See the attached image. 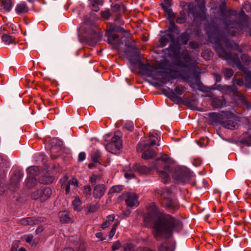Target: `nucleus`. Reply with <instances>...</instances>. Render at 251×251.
Returning <instances> with one entry per match:
<instances>
[{
	"label": "nucleus",
	"instance_id": "obj_23",
	"mask_svg": "<svg viewBox=\"0 0 251 251\" xmlns=\"http://www.w3.org/2000/svg\"><path fill=\"white\" fill-rule=\"evenodd\" d=\"M54 179L55 178L53 176L44 175L39 178L38 181L41 184L48 185L51 184L54 181Z\"/></svg>",
	"mask_w": 251,
	"mask_h": 251
},
{
	"label": "nucleus",
	"instance_id": "obj_29",
	"mask_svg": "<svg viewBox=\"0 0 251 251\" xmlns=\"http://www.w3.org/2000/svg\"><path fill=\"white\" fill-rule=\"evenodd\" d=\"M123 171L125 172V177L127 179H131L135 176L133 167L131 168L130 166H126Z\"/></svg>",
	"mask_w": 251,
	"mask_h": 251
},
{
	"label": "nucleus",
	"instance_id": "obj_1",
	"mask_svg": "<svg viewBox=\"0 0 251 251\" xmlns=\"http://www.w3.org/2000/svg\"><path fill=\"white\" fill-rule=\"evenodd\" d=\"M144 225L148 228H153L152 235L156 240L170 238L174 231H179L183 227L180 221L164 212L154 202L147 207Z\"/></svg>",
	"mask_w": 251,
	"mask_h": 251
},
{
	"label": "nucleus",
	"instance_id": "obj_8",
	"mask_svg": "<svg viewBox=\"0 0 251 251\" xmlns=\"http://www.w3.org/2000/svg\"><path fill=\"white\" fill-rule=\"evenodd\" d=\"M122 144L120 136L114 135L110 142L105 145V149L107 151L112 153L117 152L122 148Z\"/></svg>",
	"mask_w": 251,
	"mask_h": 251
},
{
	"label": "nucleus",
	"instance_id": "obj_62",
	"mask_svg": "<svg viewBox=\"0 0 251 251\" xmlns=\"http://www.w3.org/2000/svg\"><path fill=\"white\" fill-rule=\"evenodd\" d=\"M70 184L69 182H67V184L63 185L62 184V187H63L65 189V193L66 194H68L70 192Z\"/></svg>",
	"mask_w": 251,
	"mask_h": 251
},
{
	"label": "nucleus",
	"instance_id": "obj_55",
	"mask_svg": "<svg viewBox=\"0 0 251 251\" xmlns=\"http://www.w3.org/2000/svg\"><path fill=\"white\" fill-rule=\"evenodd\" d=\"M234 72L231 69H226L224 70L225 76L227 78H230L233 75Z\"/></svg>",
	"mask_w": 251,
	"mask_h": 251
},
{
	"label": "nucleus",
	"instance_id": "obj_28",
	"mask_svg": "<svg viewBox=\"0 0 251 251\" xmlns=\"http://www.w3.org/2000/svg\"><path fill=\"white\" fill-rule=\"evenodd\" d=\"M28 7L25 2H21L17 5L15 10L18 14H23L28 11Z\"/></svg>",
	"mask_w": 251,
	"mask_h": 251
},
{
	"label": "nucleus",
	"instance_id": "obj_15",
	"mask_svg": "<svg viewBox=\"0 0 251 251\" xmlns=\"http://www.w3.org/2000/svg\"><path fill=\"white\" fill-rule=\"evenodd\" d=\"M50 144L51 146L50 151L51 154L50 157L52 159H54L52 153L56 152H58L61 150V147L63 144L62 141L57 138H53L50 141Z\"/></svg>",
	"mask_w": 251,
	"mask_h": 251
},
{
	"label": "nucleus",
	"instance_id": "obj_54",
	"mask_svg": "<svg viewBox=\"0 0 251 251\" xmlns=\"http://www.w3.org/2000/svg\"><path fill=\"white\" fill-rule=\"evenodd\" d=\"M170 23V26L169 27L168 29L167 30L166 32L173 33V32L176 29L177 26L176 25V24L173 21H171Z\"/></svg>",
	"mask_w": 251,
	"mask_h": 251
},
{
	"label": "nucleus",
	"instance_id": "obj_45",
	"mask_svg": "<svg viewBox=\"0 0 251 251\" xmlns=\"http://www.w3.org/2000/svg\"><path fill=\"white\" fill-rule=\"evenodd\" d=\"M180 40L183 45L187 44L190 39V36L187 32H183L179 36Z\"/></svg>",
	"mask_w": 251,
	"mask_h": 251
},
{
	"label": "nucleus",
	"instance_id": "obj_52",
	"mask_svg": "<svg viewBox=\"0 0 251 251\" xmlns=\"http://www.w3.org/2000/svg\"><path fill=\"white\" fill-rule=\"evenodd\" d=\"M99 208L98 204H91L88 207V213H93L96 211Z\"/></svg>",
	"mask_w": 251,
	"mask_h": 251
},
{
	"label": "nucleus",
	"instance_id": "obj_9",
	"mask_svg": "<svg viewBox=\"0 0 251 251\" xmlns=\"http://www.w3.org/2000/svg\"><path fill=\"white\" fill-rule=\"evenodd\" d=\"M138 62H139V69L148 76H151L152 77V76H153L156 73H157L159 75H162V72L157 71L156 68L151 66L149 64H144L141 62L140 59H137V63Z\"/></svg>",
	"mask_w": 251,
	"mask_h": 251
},
{
	"label": "nucleus",
	"instance_id": "obj_12",
	"mask_svg": "<svg viewBox=\"0 0 251 251\" xmlns=\"http://www.w3.org/2000/svg\"><path fill=\"white\" fill-rule=\"evenodd\" d=\"M163 169L164 170H159L157 168L156 172L161 178V181L164 184H167L170 181V178L167 172H170L173 171V169L169 165H164Z\"/></svg>",
	"mask_w": 251,
	"mask_h": 251
},
{
	"label": "nucleus",
	"instance_id": "obj_58",
	"mask_svg": "<svg viewBox=\"0 0 251 251\" xmlns=\"http://www.w3.org/2000/svg\"><path fill=\"white\" fill-rule=\"evenodd\" d=\"M117 225H118V224H113V225L112 226V228L111 229V230L110 231L109 234H108L109 239H112V237H113V236L114 235V234H115Z\"/></svg>",
	"mask_w": 251,
	"mask_h": 251
},
{
	"label": "nucleus",
	"instance_id": "obj_33",
	"mask_svg": "<svg viewBox=\"0 0 251 251\" xmlns=\"http://www.w3.org/2000/svg\"><path fill=\"white\" fill-rule=\"evenodd\" d=\"M222 126L227 129H234L236 128L237 124L233 120H229L227 121H223Z\"/></svg>",
	"mask_w": 251,
	"mask_h": 251
},
{
	"label": "nucleus",
	"instance_id": "obj_20",
	"mask_svg": "<svg viewBox=\"0 0 251 251\" xmlns=\"http://www.w3.org/2000/svg\"><path fill=\"white\" fill-rule=\"evenodd\" d=\"M137 49H126L124 50V53L132 64H137V60H134L132 58L133 56L137 55Z\"/></svg>",
	"mask_w": 251,
	"mask_h": 251
},
{
	"label": "nucleus",
	"instance_id": "obj_5",
	"mask_svg": "<svg viewBox=\"0 0 251 251\" xmlns=\"http://www.w3.org/2000/svg\"><path fill=\"white\" fill-rule=\"evenodd\" d=\"M52 194V191L50 188L41 186L31 192L30 197L32 200H39L43 202L50 199Z\"/></svg>",
	"mask_w": 251,
	"mask_h": 251
},
{
	"label": "nucleus",
	"instance_id": "obj_42",
	"mask_svg": "<svg viewBox=\"0 0 251 251\" xmlns=\"http://www.w3.org/2000/svg\"><path fill=\"white\" fill-rule=\"evenodd\" d=\"M102 176L100 175H92L90 177L89 181L92 185H96L97 183L100 182Z\"/></svg>",
	"mask_w": 251,
	"mask_h": 251
},
{
	"label": "nucleus",
	"instance_id": "obj_11",
	"mask_svg": "<svg viewBox=\"0 0 251 251\" xmlns=\"http://www.w3.org/2000/svg\"><path fill=\"white\" fill-rule=\"evenodd\" d=\"M250 18L248 15H245L240 18L238 23V26L241 30L247 32H251V23L250 22Z\"/></svg>",
	"mask_w": 251,
	"mask_h": 251
},
{
	"label": "nucleus",
	"instance_id": "obj_51",
	"mask_svg": "<svg viewBox=\"0 0 251 251\" xmlns=\"http://www.w3.org/2000/svg\"><path fill=\"white\" fill-rule=\"evenodd\" d=\"M246 86L248 88H251V72L247 74L245 77Z\"/></svg>",
	"mask_w": 251,
	"mask_h": 251
},
{
	"label": "nucleus",
	"instance_id": "obj_32",
	"mask_svg": "<svg viewBox=\"0 0 251 251\" xmlns=\"http://www.w3.org/2000/svg\"><path fill=\"white\" fill-rule=\"evenodd\" d=\"M133 169L134 171L137 172L140 174H143L149 172V169L145 166L141 165L139 164H135L133 166Z\"/></svg>",
	"mask_w": 251,
	"mask_h": 251
},
{
	"label": "nucleus",
	"instance_id": "obj_60",
	"mask_svg": "<svg viewBox=\"0 0 251 251\" xmlns=\"http://www.w3.org/2000/svg\"><path fill=\"white\" fill-rule=\"evenodd\" d=\"M125 127L129 131H132L134 128V125L132 122H127L125 125Z\"/></svg>",
	"mask_w": 251,
	"mask_h": 251
},
{
	"label": "nucleus",
	"instance_id": "obj_19",
	"mask_svg": "<svg viewBox=\"0 0 251 251\" xmlns=\"http://www.w3.org/2000/svg\"><path fill=\"white\" fill-rule=\"evenodd\" d=\"M209 117L212 125H216L217 123L222 125L224 121L223 115L219 113H211L209 114Z\"/></svg>",
	"mask_w": 251,
	"mask_h": 251
},
{
	"label": "nucleus",
	"instance_id": "obj_4",
	"mask_svg": "<svg viewBox=\"0 0 251 251\" xmlns=\"http://www.w3.org/2000/svg\"><path fill=\"white\" fill-rule=\"evenodd\" d=\"M23 177V174L20 171H16L11 177L10 183L8 186L5 184V176H0V195H3L9 189L11 191H16L20 187V180Z\"/></svg>",
	"mask_w": 251,
	"mask_h": 251
},
{
	"label": "nucleus",
	"instance_id": "obj_59",
	"mask_svg": "<svg viewBox=\"0 0 251 251\" xmlns=\"http://www.w3.org/2000/svg\"><path fill=\"white\" fill-rule=\"evenodd\" d=\"M125 45L128 49H137L135 46L134 41L131 42L127 40L125 42Z\"/></svg>",
	"mask_w": 251,
	"mask_h": 251
},
{
	"label": "nucleus",
	"instance_id": "obj_49",
	"mask_svg": "<svg viewBox=\"0 0 251 251\" xmlns=\"http://www.w3.org/2000/svg\"><path fill=\"white\" fill-rule=\"evenodd\" d=\"M173 91H175L174 93L176 94V96L178 97L184 92V87L180 85L177 86Z\"/></svg>",
	"mask_w": 251,
	"mask_h": 251
},
{
	"label": "nucleus",
	"instance_id": "obj_39",
	"mask_svg": "<svg viewBox=\"0 0 251 251\" xmlns=\"http://www.w3.org/2000/svg\"><path fill=\"white\" fill-rule=\"evenodd\" d=\"M157 138L152 134L150 133L149 136V142L146 143L145 142L143 146L144 147V149L148 147L153 146L156 145V139Z\"/></svg>",
	"mask_w": 251,
	"mask_h": 251
},
{
	"label": "nucleus",
	"instance_id": "obj_6",
	"mask_svg": "<svg viewBox=\"0 0 251 251\" xmlns=\"http://www.w3.org/2000/svg\"><path fill=\"white\" fill-rule=\"evenodd\" d=\"M173 176L178 183L185 184L193 176V173L187 168L177 167L175 168Z\"/></svg>",
	"mask_w": 251,
	"mask_h": 251
},
{
	"label": "nucleus",
	"instance_id": "obj_21",
	"mask_svg": "<svg viewBox=\"0 0 251 251\" xmlns=\"http://www.w3.org/2000/svg\"><path fill=\"white\" fill-rule=\"evenodd\" d=\"M240 143L247 146H251V130L249 129L247 132L245 133L241 140Z\"/></svg>",
	"mask_w": 251,
	"mask_h": 251
},
{
	"label": "nucleus",
	"instance_id": "obj_40",
	"mask_svg": "<svg viewBox=\"0 0 251 251\" xmlns=\"http://www.w3.org/2000/svg\"><path fill=\"white\" fill-rule=\"evenodd\" d=\"M171 35H174L172 33H167L166 32V34L162 36L159 40V43L160 45L161 46V47H163L165 46L169 42L170 39L169 38V36H168V34Z\"/></svg>",
	"mask_w": 251,
	"mask_h": 251
},
{
	"label": "nucleus",
	"instance_id": "obj_63",
	"mask_svg": "<svg viewBox=\"0 0 251 251\" xmlns=\"http://www.w3.org/2000/svg\"><path fill=\"white\" fill-rule=\"evenodd\" d=\"M121 247V244L119 241L115 242L112 245V251H115L118 250Z\"/></svg>",
	"mask_w": 251,
	"mask_h": 251
},
{
	"label": "nucleus",
	"instance_id": "obj_48",
	"mask_svg": "<svg viewBox=\"0 0 251 251\" xmlns=\"http://www.w3.org/2000/svg\"><path fill=\"white\" fill-rule=\"evenodd\" d=\"M152 78L154 80H157L158 82L156 83L159 86H161L163 84L166 83L167 81V78L165 77L158 78L156 75V73L153 76H152Z\"/></svg>",
	"mask_w": 251,
	"mask_h": 251
},
{
	"label": "nucleus",
	"instance_id": "obj_10",
	"mask_svg": "<svg viewBox=\"0 0 251 251\" xmlns=\"http://www.w3.org/2000/svg\"><path fill=\"white\" fill-rule=\"evenodd\" d=\"M125 200L127 207H137L139 203L138 201V196L134 193H126L125 195Z\"/></svg>",
	"mask_w": 251,
	"mask_h": 251
},
{
	"label": "nucleus",
	"instance_id": "obj_7",
	"mask_svg": "<svg viewBox=\"0 0 251 251\" xmlns=\"http://www.w3.org/2000/svg\"><path fill=\"white\" fill-rule=\"evenodd\" d=\"M170 39V44L168 48L165 49L164 51L170 57L176 58L179 53V47L177 43L175 40V35L168 34Z\"/></svg>",
	"mask_w": 251,
	"mask_h": 251
},
{
	"label": "nucleus",
	"instance_id": "obj_18",
	"mask_svg": "<svg viewBox=\"0 0 251 251\" xmlns=\"http://www.w3.org/2000/svg\"><path fill=\"white\" fill-rule=\"evenodd\" d=\"M169 90L164 88L162 89L163 94L166 95L168 98L175 102H178L181 100V98L179 97L176 96L175 94V91L172 89H169Z\"/></svg>",
	"mask_w": 251,
	"mask_h": 251
},
{
	"label": "nucleus",
	"instance_id": "obj_38",
	"mask_svg": "<svg viewBox=\"0 0 251 251\" xmlns=\"http://www.w3.org/2000/svg\"><path fill=\"white\" fill-rule=\"evenodd\" d=\"M181 57L183 59V61L186 63L187 64H189L192 63V58L190 56L188 50H183L181 52Z\"/></svg>",
	"mask_w": 251,
	"mask_h": 251
},
{
	"label": "nucleus",
	"instance_id": "obj_50",
	"mask_svg": "<svg viewBox=\"0 0 251 251\" xmlns=\"http://www.w3.org/2000/svg\"><path fill=\"white\" fill-rule=\"evenodd\" d=\"M122 189L123 188L121 185L114 186L110 189L109 193H119Z\"/></svg>",
	"mask_w": 251,
	"mask_h": 251
},
{
	"label": "nucleus",
	"instance_id": "obj_35",
	"mask_svg": "<svg viewBox=\"0 0 251 251\" xmlns=\"http://www.w3.org/2000/svg\"><path fill=\"white\" fill-rule=\"evenodd\" d=\"M37 179L35 177L29 176L26 179L25 185L29 189L35 187L37 185Z\"/></svg>",
	"mask_w": 251,
	"mask_h": 251
},
{
	"label": "nucleus",
	"instance_id": "obj_56",
	"mask_svg": "<svg viewBox=\"0 0 251 251\" xmlns=\"http://www.w3.org/2000/svg\"><path fill=\"white\" fill-rule=\"evenodd\" d=\"M33 238V236L32 234L25 235L22 237L23 240L25 241L26 243H30Z\"/></svg>",
	"mask_w": 251,
	"mask_h": 251
},
{
	"label": "nucleus",
	"instance_id": "obj_46",
	"mask_svg": "<svg viewBox=\"0 0 251 251\" xmlns=\"http://www.w3.org/2000/svg\"><path fill=\"white\" fill-rule=\"evenodd\" d=\"M91 188L90 185H85L83 186V195L86 199L89 198L91 195Z\"/></svg>",
	"mask_w": 251,
	"mask_h": 251
},
{
	"label": "nucleus",
	"instance_id": "obj_43",
	"mask_svg": "<svg viewBox=\"0 0 251 251\" xmlns=\"http://www.w3.org/2000/svg\"><path fill=\"white\" fill-rule=\"evenodd\" d=\"M223 104V101L222 100H220L217 98H213L212 101V106L215 108H219L222 107Z\"/></svg>",
	"mask_w": 251,
	"mask_h": 251
},
{
	"label": "nucleus",
	"instance_id": "obj_37",
	"mask_svg": "<svg viewBox=\"0 0 251 251\" xmlns=\"http://www.w3.org/2000/svg\"><path fill=\"white\" fill-rule=\"evenodd\" d=\"M105 35L108 37L107 42L110 44H113L119 37L117 34L113 33L112 32H107Z\"/></svg>",
	"mask_w": 251,
	"mask_h": 251
},
{
	"label": "nucleus",
	"instance_id": "obj_16",
	"mask_svg": "<svg viewBox=\"0 0 251 251\" xmlns=\"http://www.w3.org/2000/svg\"><path fill=\"white\" fill-rule=\"evenodd\" d=\"M236 25L235 21H226L225 22V29L232 36H235L237 33V29L234 26Z\"/></svg>",
	"mask_w": 251,
	"mask_h": 251
},
{
	"label": "nucleus",
	"instance_id": "obj_26",
	"mask_svg": "<svg viewBox=\"0 0 251 251\" xmlns=\"http://www.w3.org/2000/svg\"><path fill=\"white\" fill-rule=\"evenodd\" d=\"M143 150H145L143 151L142 157L144 159H149L155 156L156 152L155 151L151 148H149L147 150H145L144 149V147L143 148Z\"/></svg>",
	"mask_w": 251,
	"mask_h": 251
},
{
	"label": "nucleus",
	"instance_id": "obj_13",
	"mask_svg": "<svg viewBox=\"0 0 251 251\" xmlns=\"http://www.w3.org/2000/svg\"><path fill=\"white\" fill-rule=\"evenodd\" d=\"M45 218L42 217H27L20 220L19 224L24 226L37 225L44 222Z\"/></svg>",
	"mask_w": 251,
	"mask_h": 251
},
{
	"label": "nucleus",
	"instance_id": "obj_2",
	"mask_svg": "<svg viewBox=\"0 0 251 251\" xmlns=\"http://www.w3.org/2000/svg\"><path fill=\"white\" fill-rule=\"evenodd\" d=\"M206 30L209 39L214 40V48L218 56L225 58L229 64H235L239 69H242L243 66L238 55L232 54L231 52H227L225 50L223 45L226 46L227 50L236 49L239 51H241L239 47L232 41L221 38L217 26L209 25L206 26Z\"/></svg>",
	"mask_w": 251,
	"mask_h": 251
},
{
	"label": "nucleus",
	"instance_id": "obj_24",
	"mask_svg": "<svg viewBox=\"0 0 251 251\" xmlns=\"http://www.w3.org/2000/svg\"><path fill=\"white\" fill-rule=\"evenodd\" d=\"M60 221L62 223H67L71 222L69 212L67 211H60L58 213Z\"/></svg>",
	"mask_w": 251,
	"mask_h": 251
},
{
	"label": "nucleus",
	"instance_id": "obj_57",
	"mask_svg": "<svg viewBox=\"0 0 251 251\" xmlns=\"http://www.w3.org/2000/svg\"><path fill=\"white\" fill-rule=\"evenodd\" d=\"M169 159V157L168 155L162 154L160 157L158 158L156 160V163H159L160 161H162L164 162H167Z\"/></svg>",
	"mask_w": 251,
	"mask_h": 251
},
{
	"label": "nucleus",
	"instance_id": "obj_36",
	"mask_svg": "<svg viewBox=\"0 0 251 251\" xmlns=\"http://www.w3.org/2000/svg\"><path fill=\"white\" fill-rule=\"evenodd\" d=\"M7 167V162L2 157L0 156V176H5V170Z\"/></svg>",
	"mask_w": 251,
	"mask_h": 251
},
{
	"label": "nucleus",
	"instance_id": "obj_27",
	"mask_svg": "<svg viewBox=\"0 0 251 251\" xmlns=\"http://www.w3.org/2000/svg\"><path fill=\"white\" fill-rule=\"evenodd\" d=\"M176 66H177L179 67L188 68L189 69H190L192 68H193L194 69H196V68H198L197 63H196L195 62H193L192 63L187 64L184 61H182L181 60H178L176 61Z\"/></svg>",
	"mask_w": 251,
	"mask_h": 251
},
{
	"label": "nucleus",
	"instance_id": "obj_30",
	"mask_svg": "<svg viewBox=\"0 0 251 251\" xmlns=\"http://www.w3.org/2000/svg\"><path fill=\"white\" fill-rule=\"evenodd\" d=\"M162 8L167 14L168 18L170 19H174L176 17V14L174 13L171 8H170L171 5L161 4Z\"/></svg>",
	"mask_w": 251,
	"mask_h": 251
},
{
	"label": "nucleus",
	"instance_id": "obj_31",
	"mask_svg": "<svg viewBox=\"0 0 251 251\" xmlns=\"http://www.w3.org/2000/svg\"><path fill=\"white\" fill-rule=\"evenodd\" d=\"M26 171L30 177H35L38 176L40 173V170L38 166H31L26 169Z\"/></svg>",
	"mask_w": 251,
	"mask_h": 251
},
{
	"label": "nucleus",
	"instance_id": "obj_61",
	"mask_svg": "<svg viewBox=\"0 0 251 251\" xmlns=\"http://www.w3.org/2000/svg\"><path fill=\"white\" fill-rule=\"evenodd\" d=\"M243 9L246 12H250L251 10V4L248 2H245L243 6Z\"/></svg>",
	"mask_w": 251,
	"mask_h": 251
},
{
	"label": "nucleus",
	"instance_id": "obj_3",
	"mask_svg": "<svg viewBox=\"0 0 251 251\" xmlns=\"http://www.w3.org/2000/svg\"><path fill=\"white\" fill-rule=\"evenodd\" d=\"M171 191L169 188L163 190H157L156 193L161 196V203L168 211L175 213L179 208V205L176 200L171 199L170 196Z\"/></svg>",
	"mask_w": 251,
	"mask_h": 251
},
{
	"label": "nucleus",
	"instance_id": "obj_34",
	"mask_svg": "<svg viewBox=\"0 0 251 251\" xmlns=\"http://www.w3.org/2000/svg\"><path fill=\"white\" fill-rule=\"evenodd\" d=\"M0 6L6 12H9L12 7L11 0H0Z\"/></svg>",
	"mask_w": 251,
	"mask_h": 251
},
{
	"label": "nucleus",
	"instance_id": "obj_14",
	"mask_svg": "<svg viewBox=\"0 0 251 251\" xmlns=\"http://www.w3.org/2000/svg\"><path fill=\"white\" fill-rule=\"evenodd\" d=\"M107 189L106 186L103 184L96 185L93 189V196L95 199H100L102 198Z\"/></svg>",
	"mask_w": 251,
	"mask_h": 251
},
{
	"label": "nucleus",
	"instance_id": "obj_17",
	"mask_svg": "<svg viewBox=\"0 0 251 251\" xmlns=\"http://www.w3.org/2000/svg\"><path fill=\"white\" fill-rule=\"evenodd\" d=\"M101 39V35L98 32L92 30L88 36L87 40L92 46H94Z\"/></svg>",
	"mask_w": 251,
	"mask_h": 251
},
{
	"label": "nucleus",
	"instance_id": "obj_64",
	"mask_svg": "<svg viewBox=\"0 0 251 251\" xmlns=\"http://www.w3.org/2000/svg\"><path fill=\"white\" fill-rule=\"evenodd\" d=\"M186 21V17L179 16L176 18V22L178 24H183Z\"/></svg>",
	"mask_w": 251,
	"mask_h": 251
},
{
	"label": "nucleus",
	"instance_id": "obj_53",
	"mask_svg": "<svg viewBox=\"0 0 251 251\" xmlns=\"http://www.w3.org/2000/svg\"><path fill=\"white\" fill-rule=\"evenodd\" d=\"M100 13L101 17L106 20L109 19L111 15L109 9L102 11Z\"/></svg>",
	"mask_w": 251,
	"mask_h": 251
},
{
	"label": "nucleus",
	"instance_id": "obj_22",
	"mask_svg": "<svg viewBox=\"0 0 251 251\" xmlns=\"http://www.w3.org/2000/svg\"><path fill=\"white\" fill-rule=\"evenodd\" d=\"M1 39L2 42L6 45L16 44V38L9 33H3L1 37Z\"/></svg>",
	"mask_w": 251,
	"mask_h": 251
},
{
	"label": "nucleus",
	"instance_id": "obj_41",
	"mask_svg": "<svg viewBox=\"0 0 251 251\" xmlns=\"http://www.w3.org/2000/svg\"><path fill=\"white\" fill-rule=\"evenodd\" d=\"M101 153L100 151L96 150L93 151L91 153V159L94 163H99V158L101 157Z\"/></svg>",
	"mask_w": 251,
	"mask_h": 251
},
{
	"label": "nucleus",
	"instance_id": "obj_44",
	"mask_svg": "<svg viewBox=\"0 0 251 251\" xmlns=\"http://www.w3.org/2000/svg\"><path fill=\"white\" fill-rule=\"evenodd\" d=\"M72 204L74 206V209L75 210L79 211L81 210V202L79 198H75V200L73 201Z\"/></svg>",
	"mask_w": 251,
	"mask_h": 251
},
{
	"label": "nucleus",
	"instance_id": "obj_25",
	"mask_svg": "<svg viewBox=\"0 0 251 251\" xmlns=\"http://www.w3.org/2000/svg\"><path fill=\"white\" fill-rule=\"evenodd\" d=\"M159 251H174L175 247L174 245L169 242H165L158 247Z\"/></svg>",
	"mask_w": 251,
	"mask_h": 251
},
{
	"label": "nucleus",
	"instance_id": "obj_47",
	"mask_svg": "<svg viewBox=\"0 0 251 251\" xmlns=\"http://www.w3.org/2000/svg\"><path fill=\"white\" fill-rule=\"evenodd\" d=\"M241 59L245 65H249L251 62V57L247 54H242Z\"/></svg>",
	"mask_w": 251,
	"mask_h": 251
}]
</instances>
